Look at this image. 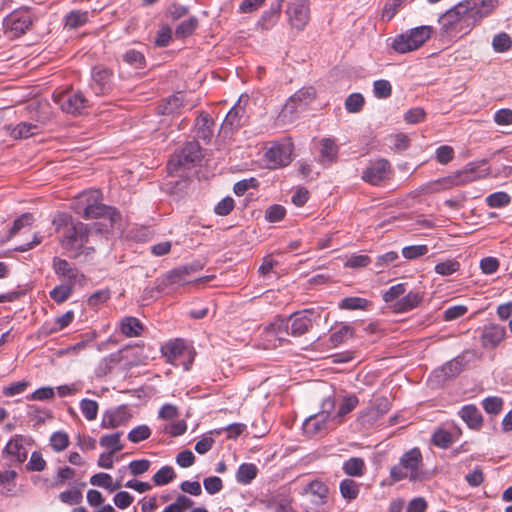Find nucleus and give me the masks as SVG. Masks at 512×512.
Returning a JSON list of instances; mask_svg holds the SVG:
<instances>
[{
	"label": "nucleus",
	"mask_w": 512,
	"mask_h": 512,
	"mask_svg": "<svg viewBox=\"0 0 512 512\" xmlns=\"http://www.w3.org/2000/svg\"><path fill=\"white\" fill-rule=\"evenodd\" d=\"M286 14L291 28L304 30L310 21V7L307 0H295L287 5Z\"/></svg>",
	"instance_id": "obj_11"
},
{
	"label": "nucleus",
	"mask_w": 512,
	"mask_h": 512,
	"mask_svg": "<svg viewBox=\"0 0 512 512\" xmlns=\"http://www.w3.org/2000/svg\"><path fill=\"white\" fill-rule=\"evenodd\" d=\"M339 489L341 496L349 501L356 499L360 492L359 484L350 478L342 480Z\"/></svg>",
	"instance_id": "obj_37"
},
{
	"label": "nucleus",
	"mask_w": 512,
	"mask_h": 512,
	"mask_svg": "<svg viewBox=\"0 0 512 512\" xmlns=\"http://www.w3.org/2000/svg\"><path fill=\"white\" fill-rule=\"evenodd\" d=\"M462 370L461 362L457 360H452L447 362L442 366L441 369L434 371V376L440 378L441 380H446L448 378H453L458 375Z\"/></svg>",
	"instance_id": "obj_34"
},
{
	"label": "nucleus",
	"mask_w": 512,
	"mask_h": 512,
	"mask_svg": "<svg viewBox=\"0 0 512 512\" xmlns=\"http://www.w3.org/2000/svg\"><path fill=\"white\" fill-rule=\"evenodd\" d=\"M510 202V195L503 191L492 193L486 198V203L490 208H502L509 205Z\"/></svg>",
	"instance_id": "obj_43"
},
{
	"label": "nucleus",
	"mask_w": 512,
	"mask_h": 512,
	"mask_svg": "<svg viewBox=\"0 0 512 512\" xmlns=\"http://www.w3.org/2000/svg\"><path fill=\"white\" fill-rule=\"evenodd\" d=\"M53 100L66 113L80 114L88 107V100L81 91L67 90L53 94Z\"/></svg>",
	"instance_id": "obj_7"
},
{
	"label": "nucleus",
	"mask_w": 512,
	"mask_h": 512,
	"mask_svg": "<svg viewBox=\"0 0 512 512\" xmlns=\"http://www.w3.org/2000/svg\"><path fill=\"white\" fill-rule=\"evenodd\" d=\"M431 26H419L406 33L397 35L392 42V48L397 53H408L420 48L431 36Z\"/></svg>",
	"instance_id": "obj_4"
},
{
	"label": "nucleus",
	"mask_w": 512,
	"mask_h": 512,
	"mask_svg": "<svg viewBox=\"0 0 512 512\" xmlns=\"http://www.w3.org/2000/svg\"><path fill=\"white\" fill-rule=\"evenodd\" d=\"M91 88L96 95L108 94L113 88V71L105 66L96 65L92 69Z\"/></svg>",
	"instance_id": "obj_16"
},
{
	"label": "nucleus",
	"mask_w": 512,
	"mask_h": 512,
	"mask_svg": "<svg viewBox=\"0 0 512 512\" xmlns=\"http://www.w3.org/2000/svg\"><path fill=\"white\" fill-rule=\"evenodd\" d=\"M52 267L55 274L58 277L65 279L67 284L74 286L77 282L85 280L84 274H82L74 264L65 259L54 257Z\"/></svg>",
	"instance_id": "obj_18"
},
{
	"label": "nucleus",
	"mask_w": 512,
	"mask_h": 512,
	"mask_svg": "<svg viewBox=\"0 0 512 512\" xmlns=\"http://www.w3.org/2000/svg\"><path fill=\"white\" fill-rule=\"evenodd\" d=\"M369 304V301L365 298L361 297H346L342 299L339 304L341 309L346 310H357V309H366Z\"/></svg>",
	"instance_id": "obj_47"
},
{
	"label": "nucleus",
	"mask_w": 512,
	"mask_h": 512,
	"mask_svg": "<svg viewBox=\"0 0 512 512\" xmlns=\"http://www.w3.org/2000/svg\"><path fill=\"white\" fill-rule=\"evenodd\" d=\"M373 92L376 98L386 99L392 93V86L387 80H376L373 83Z\"/></svg>",
	"instance_id": "obj_56"
},
{
	"label": "nucleus",
	"mask_w": 512,
	"mask_h": 512,
	"mask_svg": "<svg viewBox=\"0 0 512 512\" xmlns=\"http://www.w3.org/2000/svg\"><path fill=\"white\" fill-rule=\"evenodd\" d=\"M176 477L175 471L171 466H164L159 469L152 477L155 485H166Z\"/></svg>",
	"instance_id": "obj_41"
},
{
	"label": "nucleus",
	"mask_w": 512,
	"mask_h": 512,
	"mask_svg": "<svg viewBox=\"0 0 512 512\" xmlns=\"http://www.w3.org/2000/svg\"><path fill=\"white\" fill-rule=\"evenodd\" d=\"M335 407V402L331 397L325 398L322 403V410L315 415L310 416L303 424L304 431L309 435H316L327 429V422L330 418V412Z\"/></svg>",
	"instance_id": "obj_10"
},
{
	"label": "nucleus",
	"mask_w": 512,
	"mask_h": 512,
	"mask_svg": "<svg viewBox=\"0 0 512 512\" xmlns=\"http://www.w3.org/2000/svg\"><path fill=\"white\" fill-rule=\"evenodd\" d=\"M183 105V94L177 93L167 99V103L162 113L173 114L177 112Z\"/></svg>",
	"instance_id": "obj_63"
},
{
	"label": "nucleus",
	"mask_w": 512,
	"mask_h": 512,
	"mask_svg": "<svg viewBox=\"0 0 512 512\" xmlns=\"http://www.w3.org/2000/svg\"><path fill=\"white\" fill-rule=\"evenodd\" d=\"M50 445L55 451H62L69 445V437L65 432H55L50 438Z\"/></svg>",
	"instance_id": "obj_62"
},
{
	"label": "nucleus",
	"mask_w": 512,
	"mask_h": 512,
	"mask_svg": "<svg viewBox=\"0 0 512 512\" xmlns=\"http://www.w3.org/2000/svg\"><path fill=\"white\" fill-rule=\"evenodd\" d=\"M2 455L9 460L10 465L23 463L28 455L26 448L23 446V437L15 435L4 447Z\"/></svg>",
	"instance_id": "obj_20"
},
{
	"label": "nucleus",
	"mask_w": 512,
	"mask_h": 512,
	"mask_svg": "<svg viewBox=\"0 0 512 512\" xmlns=\"http://www.w3.org/2000/svg\"><path fill=\"white\" fill-rule=\"evenodd\" d=\"M61 502L68 505H77L82 502L83 494L78 488H72L59 494Z\"/></svg>",
	"instance_id": "obj_50"
},
{
	"label": "nucleus",
	"mask_w": 512,
	"mask_h": 512,
	"mask_svg": "<svg viewBox=\"0 0 512 512\" xmlns=\"http://www.w3.org/2000/svg\"><path fill=\"white\" fill-rule=\"evenodd\" d=\"M257 475V467L252 463L241 464L236 479L241 484H249Z\"/></svg>",
	"instance_id": "obj_39"
},
{
	"label": "nucleus",
	"mask_w": 512,
	"mask_h": 512,
	"mask_svg": "<svg viewBox=\"0 0 512 512\" xmlns=\"http://www.w3.org/2000/svg\"><path fill=\"white\" fill-rule=\"evenodd\" d=\"M80 409L84 417L91 421L96 419L98 413V403L91 399H83L80 402Z\"/></svg>",
	"instance_id": "obj_55"
},
{
	"label": "nucleus",
	"mask_w": 512,
	"mask_h": 512,
	"mask_svg": "<svg viewBox=\"0 0 512 512\" xmlns=\"http://www.w3.org/2000/svg\"><path fill=\"white\" fill-rule=\"evenodd\" d=\"M39 132V125L30 122H21L12 129L10 134L15 139H24L34 136Z\"/></svg>",
	"instance_id": "obj_31"
},
{
	"label": "nucleus",
	"mask_w": 512,
	"mask_h": 512,
	"mask_svg": "<svg viewBox=\"0 0 512 512\" xmlns=\"http://www.w3.org/2000/svg\"><path fill=\"white\" fill-rule=\"evenodd\" d=\"M319 162L323 165H330L335 162L338 157L339 147L333 139L323 138L320 141Z\"/></svg>",
	"instance_id": "obj_26"
},
{
	"label": "nucleus",
	"mask_w": 512,
	"mask_h": 512,
	"mask_svg": "<svg viewBox=\"0 0 512 512\" xmlns=\"http://www.w3.org/2000/svg\"><path fill=\"white\" fill-rule=\"evenodd\" d=\"M269 507L274 512H295L292 497L287 493H278L269 501Z\"/></svg>",
	"instance_id": "obj_29"
},
{
	"label": "nucleus",
	"mask_w": 512,
	"mask_h": 512,
	"mask_svg": "<svg viewBox=\"0 0 512 512\" xmlns=\"http://www.w3.org/2000/svg\"><path fill=\"white\" fill-rule=\"evenodd\" d=\"M199 21L197 17L192 16L189 19L182 21L175 29V36L179 39L189 37L197 29Z\"/></svg>",
	"instance_id": "obj_35"
},
{
	"label": "nucleus",
	"mask_w": 512,
	"mask_h": 512,
	"mask_svg": "<svg viewBox=\"0 0 512 512\" xmlns=\"http://www.w3.org/2000/svg\"><path fill=\"white\" fill-rule=\"evenodd\" d=\"M214 122L209 114L201 113L195 123L196 136L205 142H209L213 136Z\"/></svg>",
	"instance_id": "obj_27"
},
{
	"label": "nucleus",
	"mask_w": 512,
	"mask_h": 512,
	"mask_svg": "<svg viewBox=\"0 0 512 512\" xmlns=\"http://www.w3.org/2000/svg\"><path fill=\"white\" fill-rule=\"evenodd\" d=\"M150 435L151 430L147 425H139L128 433V440L132 443H139L148 439Z\"/></svg>",
	"instance_id": "obj_54"
},
{
	"label": "nucleus",
	"mask_w": 512,
	"mask_h": 512,
	"mask_svg": "<svg viewBox=\"0 0 512 512\" xmlns=\"http://www.w3.org/2000/svg\"><path fill=\"white\" fill-rule=\"evenodd\" d=\"M392 169L386 159L371 161L362 172V179L371 185H381L391 178Z\"/></svg>",
	"instance_id": "obj_12"
},
{
	"label": "nucleus",
	"mask_w": 512,
	"mask_h": 512,
	"mask_svg": "<svg viewBox=\"0 0 512 512\" xmlns=\"http://www.w3.org/2000/svg\"><path fill=\"white\" fill-rule=\"evenodd\" d=\"M440 23L442 32L449 37H455L463 30L462 21L450 9L441 16Z\"/></svg>",
	"instance_id": "obj_24"
},
{
	"label": "nucleus",
	"mask_w": 512,
	"mask_h": 512,
	"mask_svg": "<svg viewBox=\"0 0 512 512\" xmlns=\"http://www.w3.org/2000/svg\"><path fill=\"white\" fill-rule=\"evenodd\" d=\"M34 21V16L28 8L12 11L3 21L5 33L10 38H17L28 31Z\"/></svg>",
	"instance_id": "obj_5"
},
{
	"label": "nucleus",
	"mask_w": 512,
	"mask_h": 512,
	"mask_svg": "<svg viewBox=\"0 0 512 512\" xmlns=\"http://www.w3.org/2000/svg\"><path fill=\"white\" fill-rule=\"evenodd\" d=\"M73 293V285L60 284L49 292L50 298L58 304L64 303Z\"/></svg>",
	"instance_id": "obj_40"
},
{
	"label": "nucleus",
	"mask_w": 512,
	"mask_h": 512,
	"mask_svg": "<svg viewBox=\"0 0 512 512\" xmlns=\"http://www.w3.org/2000/svg\"><path fill=\"white\" fill-rule=\"evenodd\" d=\"M343 472L351 477H361L365 473V462L360 457H352L346 460L342 466Z\"/></svg>",
	"instance_id": "obj_30"
},
{
	"label": "nucleus",
	"mask_w": 512,
	"mask_h": 512,
	"mask_svg": "<svg viewBox=\"0 0 512 512\" xmlns=\"http://www.w3.org/2000/svg\"><path fill=\"white\" fill-rule=\"evenodd\" d=\"M460 269V263L455 259H448L435 265L434 271L441 276H450Z\"/></svg>",
	"instance_id": "obj_46"
},
{
	"label": "nucleus",
	"mask_w": 512,
	"mask_h": 512,
	"mask_svg": "<svg viewBox=\"0 0 512 512\" xmlns=\"http://www.w3.org/2000/svg\"><path fill=\"white\" fill-rule=\"evenodd\" d=\"M423 301V294L417 291H410L392 305L393 312L405 313L418 307Z\"/></svg>",
	"instance_id": "obj_22"
},
{
	"label": "nucleus",
	"mask_w": 512,
	"mask_h": 512,
	"mask_svg": "<svg viewBox=\"0 0 512 512\" xmlns=\"http://www.w3.org/2000/svg\"><path fill=\"white\" fill-rule=\"evenodd\" d=\"M102 194L99 190H89L79 194L72 203L75 213L85 220L102 219L97 225L100 233L108 232L109 229H121L122 215L114 207L101 203Z\"/></svg>",
	"instance_id": "obj_2"
},
{
	"label": "nucleus",
	"mask_w": 512,
	"mask_h": 512,
	"mask_svg": "<svg viewBox=\"0 0 512 512\" xmlns=\"http://www.w3.org/2000/svg\"><path fill=\"white\" fill-rule=\"evenodd\" d=\"M358 398L356 395H350L343 399L342 403L339 406V409L334 416V419H339L338 423H340L342 418L350 413L358 404Z\"/></svg>",
	"instance_id": "obj_44"
},
{
	"label": "nucleus",
	"mask_w": 512,
	"mask_h": 512,
	"mask_svg": "<svg viewBox=\"0 0 512 512\" xmlns=\"http://www.w3.org/2000/svg\"><path fill=\"white\" fill-rule=\"evenodd\" d=\"M90 483L93 486L103 487L110 492H113L121 487L119 482L113 483L112 477L107 473H97L90 478Z\"/></svg>",
	"instance_id": "obj_36"
},
{
	"label": "nucleus",
	"mask_w": 512,
	"mask_h": 512,
	"mask_svg": "<svg viewBox=\"0 0 512 512\" xmlns=\"http://www.w3.org/2000/svg\"><path fill=\"white\" fill-rule=\"evenodd\" d=\"M249 102L248 95H241L236 104L229 110L223 123L222 130L233 132L241 128L246 123V105Z\"/></svg>",
	"instance_id": "obj_13"
},
{
	"label": "nucleus",
	"mask_w": 512,
	"mask_h": 512,
	"mask_svg": "<svg viewBox=\"0 0 512 512\" xmlns=\"http://www.w3.org/2000/svg\"><path fill=\"white\" fill-rule=\"evenodd\" d=\"M303 493L309 496L311 503V505L307 506V512H322L324 510L329 494V488L324 482L320 480L309 482L304 487Z\"/></svg>",
	"instance_id": "obj_9"
},
{
	"label": "nucleus",
	"mask_w": 512,
	"mask_h": 512,
	"mask_svg": "<svg viewBox=\"0 0 512 512\" xmlns=\"http://www.w3.org/2000/svg\"><path fill=\"white\" fill-rule=\"evenodd\" d=\"M454 149L449 145H442L436 149L435 157L438 163L446 165L454 158Z\"/></svg>",
	"instance_id": "obj_60"
},
{
	"label": "nucleus",
	"mask_w": 512,
	"mask_h": 512,
	"mask_svg": "<svg viewBox=\"0 0 512 512\" xmlns=\"http://www.w3.org/2000/svg\"><path fill=\"white\" fill-rule=\"evenodd\" d=\"M492 46L497 52L508 51L512 46V40L506 33H499L494 36Z\"/></svg>",
	"instance_id": "obj_58"
},
{
	"label": "nucleus",
	"mask_w": 512,
	"mask_h": 512,
	"mask_svg": "<svg viewBox=\"0 0 512 512\" xmlns=\"http://www.w3.org/2000/svg\"><path fill=\"white\" fill-rule=\"evenodd\" d=\"M291 154V143H274L265 152V158L269 168L276 169L287 166L291 162Z\"/></svg>",
	"instance_id": "obj_15"
},
{
	"label": "nucleus",
	"mask_w": 512,
	"mask_h": 512,
	"mask_svg": "<svg viewBox=\"0 0 512 512\" xmlns=\"http://www.w3.org/2000/svg\"><path fill=\"white\" fill-rule=\"evenodd\" d=\"M161 352L167 362L175 366H183L184 370H189L194 359L191 349L186 346L182 339L167 342L162 346Z\"/></svg>",
	"instance_id": "obj_6"
},
{
	"label": "nucleus",
	"mask_w": 512,
	"mask_h": 512,
	"mask_svg": "<svg viewBox=\"0 0 512 512\" xmlns=\"http://www.w3.org/2000/svg\"><path fill=\"white\" fill-rule=\"evenodd\" d=\"M428 253L427 245H412L402 249V254L406 259L412 260L424 256Z\"/></svg>",
	"instance_id": "obj_61"
},
{
	"label": "nucleus",
	"mask_w": 512,
	"mask_h": 512,
	"mask_svg": "<svg viewBox=\"0 0 512 512\" xmlns=\"http://www.w3.org/2000/svg\"><path fill=\"white\" fill-rule=\"evenodd\" d=\"M422 464L423 458L420 449L412 448L402 455L398 465L390 469V477L394 482L405 478H409L410 481L419 480L422 477Z\"/></svg>",
	"instance_id": "obj_3"
},
{
	"label": "nucleus",
	"mask_w": 512,
	"mask_h": 512,
	"mask_svg": "<svg viewBox=\"0 0 512 512\" xmlns=\"http://www.w3.org/2000/svg\"><path fill=\"white\" fill-rule=\"evenodd\" d=\"M431 441L435 446L446 449L453 443V436L449 431L439 429L433 434Z\"/></svg>",
	"instance_id": "obj_48"
},
{
	"label": "nucleus",
	"mask_w": 512,
	"mask_h": 512,
	"mask_svg": "<svg viewBox=\"0 0 512 512\" xmlns=\"http://www.w3.org/2000/svg\"><path fill=\"white\" fill-rule=\"evenodd\" d=\"M365 103L364 97L360 93H352L345 100V108L350 113L361 111Z\"/></svg>",
	"instance_id": "obj_53"
},
{
	"label": "nucleus",
	"mask_w": 512,
	"mask_h": 512,
	"mask_svg": "<svg viewBox=\"0 0 512 512\" xmlns=\"http://www.w3.org/2000/svg\"><path fill=\"white\" fill-rule=\"evenodd\" d=\"M111 297L109 289H102L94 292L88 298V305L93 309H98L101 305L106 303Z\"/></svg>",
	"instance_id": "obj_51"
},
{
	"label": "nucleus",
	"mask_w": 512,
	"mask_h": 512,
	"mask_svg": "<svg viewBox=\"0 0 512 512\" xmlns=\"http://www.w3.org/2000/svg\"><path fill=\"white\" fill-rule=\"evenodd\" d=\"M73 219L71 215L67 213H59L54 219H53V225L55 226V229L57 232H60L61 235H63V231L68 229L69 226L73 224Z\"/></svg>",
	"instance_id": "obj_64"
},
{
	"label": "nucleus",
	"mask_w": 512,
	"mask_h": 512,
	"mask_svg": "<svg viewBox=\"0 0 512 512\" xmlns=\"http://www.w3.org/2000/svg\"><path fill=\"white\" fill-rule=\"evenodd\" d=\"M89 229L86 224L73 222L68 229L63 231L61 243L65 248H82L88 242Z\"/></svg>",
	"instance_id": "obj_14"
},
{
	"label": "nucleus",
	"mask_w": 512,
	"mask_h": 512,
	"mask_svg": "<svg viewBox=\"0 0 512 512\" xmlns=\"http://www.w3.org/2000/svg\"><path fill=\"white\" fill-rule=\"evenodd\" d=\"M202 158V149L198 142L186 143L182 149L172 155L168 162L169 170H177L180 167H190Z\"/></svg>",
	"instance_id": "obj_8"
},
{
	"label": "nucleus",
	"mask_w": 512,
	"mask_h": 512,
	"mask_svg": "<svg viewBox=\"0 0 512 512\" xmlns=\"http://www.w3.org/2000/svg\"><path fill=\"white\" fill-rule=\"evenodd\" d=\"M315 96L316 91L313 87H303L287 100L284 109L293 113L298 106L309 104Z\"/></svg>",
	"instance_id": "obj_21"
},
{
	"label": "nucleus",
	"mask_w": 512,
	"mask_h": 512,
	"mask_svg": "<svg viewBox=\"0 0 512 512\" xmlns=\"http://www.w3.org/2000/svg\"><path fill=\"white\" fill-rule=\"evenodd\" d=\"M283 0H277L271 3L268 10L264 11L258 21V26L264 30H269L275 26L280 18Z\"/></svg>",
	"instance_id": "obj_23"
},
{
	"label": "nucleus",
	"mask_w": 512,
	"mask_h": 512,
	"mask_svg": "<svg viewBox=\"0 0 512 512\" xmlns=\"http://www.w3.org/2000/svg\"><path fill=\"white\" fill-rule=\"evenodd\" d=\"M459 415L471 429L479 430L483 425V417L478 408L473 404L463 406L459 411Z\"/></svg>",
	"instance_id": "obj_25"
},
{
	"label": "nucleus",
	"mask_w": 512,
	"mask_h": 512,
	"mask_svg": "<svg viewBox=\"0 0 512 512\" xmlns=\"http://www.w3.org/2000/svg\"><path fill=\"white\" fill-rule=\"evenodd\" d=\"M352 335L353 329L348 325H343L330 335L329 341L333 347H336Z\"/></svg>",
	"instance_id": "obj_52"
},
{
	"label": "nucleus",
	"mask_w": 512,
	"mask_h": 512,
	"mask_svg": "<svg viewBox=\"0 0 512 512\" xmlns=\"http://www.w3.org/2000/svg\"><path fill=\"white\" fill-rule=\"evenodd\" d=\"M320 318L313 309H304L291 314L288 318L277 316L263 330V338L270 342L266 348H275L287 342V336L301 337L308 333Z\"/></svg>",
	"instance_id": "obj_1"
},
{
	"label": "nucleus",
	"mask_w": 512,
	"mask_h": 512,
	"mask_svg": "<svg viewBox=\"0 0 512 512\" xmlns=\"http://www.w3.org/2000/svg\"><path fill=\"white\" fill-rule=\"evenodd\" d=\"M504 406V401L498 396H489L482 400V407L486 413L498 415Z\"/></svg>",
	"instance_id": "obj_42"
},
{
	"label": "nucleus",
	"mask_w": 512,
	"mask_h": 512,
	"mask_svg": "<svg viewBox=\"0 0 512 512\" xmlns=\"http://www.w3.org/2000/svg\"><path fill=\"white\" fill-rule=\"evenodd\" d=\"M34 221L33 214L24 213L17 218L9 231L10 237L16 235L23 227H30Z\"/></svg>",
	"instance_id": "obj_57"
},
{
	"label": "nucleus",
	"mask_w": 512,
	"mask_h": 512,
	"mask_svg": "<svg viewBox=\"0 0 512 512\" xmlns=\"http://www.w3.org/2000/svg\"><path fill=\"white\" fill-rule=\"evenodd\" d=\"M475 9L476 2L474 0H464L456 4L450 10L456 17L460 18L462 23H464L474 17L475 13L477 12Z\"/></svg>",
	"instance_id": "obj_28"
},
{
	"label": "nucleus",
	"mask_w": 512,
	"mask_h": 512,
	"mask_svg": "<svg viewBox=\"0 0 512 512\" xmlns=\"http://www.w3.org/2000/svg\"><path fill=\"white\" fill-rule=\"evenodd\" d=\"M457 185L462 186L479 179L474 168H466L454 173Z\"/></svg>",
	"instance_id": "obj_59"
},
{
	"label": "nucleus",
	"mask_w": 512,
	"mask_h": 512,
	"mask_svg": "<svg viewBox=\"0 0 512 512\" xmlns=\"http://www.w3.org/2000/svg\"><path fill=\"white\" fill-rule=\"evenodd\" d=\"M87 21V12L71 11L65 17V26L70 29H76L83 26Z\"/></svg>",
	"instance_id": "obj_45"
},
{
	"label": "nucleus",
	"mask_w": 512,
	"mask_h": 512,
	"mask_svg": "<svg viewBox=\"0 0 512 512\" xmlns=\"http://www.w3.org/2000/svg\"><path fill=\"white\" fill-rule=\"evenodd\" d=\"M121 332L126 337H137L143 330L142 323L135 317H125L120 324Z\"/></svg>",
	"instance_id": "obj_32"
},
{
	"label": "nucleus",
	"mask_w": 512,
	"mask_h": 512,
	"mask_svg": "<svg viewBox=\"0 0 512 512\" xmlns=\"http://www.w3.org/2000/svg\"><path fill=\"white\" fill-rule=\"evenodd\" d=\"M506 337V329L499 324L490 323L484 325L480 333L481 346L486 350L497 348Z\"/></svg>",
	"instance_id": "obj_17"
},
{
	"label": "nucleus",
	"mask_w": 512,
	"mask_h": 512,
	"mask_svg": "<svg viewBox=\"0 0 512 512\" xmlns=\"http://www.w3.org/2000/svg\"><path fill=\"white\" fill-rule=\"evenodd\" d=\"M132 415L126 405H121L105 411L101 419V427L104 429H115L126 425Z\"/></svg>",
	"instance_id": "obj_19"
},
{
	"label": "nucleus",
	"mask_w": 512,
	"mask_h": 512,
	"mask_svg": "<svg viewBox=\"0 0 512 512\" xmlns=\"http://www.w3.org/2000/svg\"><path fill=\"white\" fill-rule=\"evenodd\" d=\"M121 435L122 432L104 435L100 438L99 443L102 447L110 449L108 453H117L123 449V445L120 443Z\"/></svg>",
	"instance_id": "obj_38"
},
{
	"label": "nucleus",
	"mask_w": 512,
	"mask_h": 512,
	"mask_svg": "<svg viewBox=\"0 0 512 512\" xmlns=\"http://www.w3.org/2000/svg\"><path fill=\"white\" fill-rule=\"evenodd\" d=\"M73 319H74V312L70 310V311H67L66 313H64L63 315L55 318L53 326H49L48 324H45L42 327V329H43L44 333L47 335L53 334V333L63 330L67 326H69L71 324V322L73 321Z\"/></svg>",
	"instance_id": "obj_33"
},
{
	"label": "nucleus",
	"mask_w": 512,
	"mask_h": 512,
	"mask_svg": "<svg viewBox=\"0 0 512 512\" xmlns=\"http://www.w3.org/2000/svg\"><path fill=\"white\" fill-rule=\"evenodd\" d=\"M122 58H123L124 62H126L127 64H129L137 69L143 68L145 65L144 55L141 52L134 50V49L127 50L123 54Z\"/></svg>",
	"instance_id": "obj_49"
}]
</instances>
